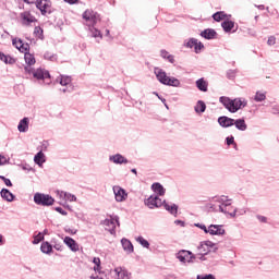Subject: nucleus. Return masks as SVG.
Returning <instances> with one entry per match:
<instances>
[{
	"instance_id": "obj_1",
	"label": "nucleus",
	"mask_w": 279,
	"mask_h": 279,
	"mask_svg": "<svg viewBox=\"0 0 279 279\" xmlns=\"http://www.w3.org/2000/svg\"><path fill=\"white\" fill-rule=\"evenodd\" d=\"M220 104H222L229 112H239V110L247 106V100L243 98H235L232 100L229 97L222 96L220 97Z\"/></svg>"
},
{
	"instance_id": "obj_2",
	"label": "nucleus",
	"mask_w": 279,
	"mask_h": 279,
	"mask_svg": "<svg viewBox=\"0 0 279 279\" xmlns=\"http://www.w3.org/2000/svg\"><path fill=\"white\" fill-rule=\"evenodd\" d=\"M154 73L161 84H165L166 86H180V81L175 77H169L167 75V72H165L160 68H155Z\"/></svg>"
},
{
	"instance_id": "obj_3",
	"label": "nucleus",
	"mask_w": 279,
	"mask_h": 279,
	"mask_svg": "<svg viewBox=\"0 0 279 279\" xmlns=\"http://www.w3.org/2000/svg\"><path fill=\"white\" fill-rule=\"evenodd\" d=\"M214 248H215V243L210 241L202 242L197 246V256L199 260H205L204 256H206L207 254H210V252H213Z\"/></svg>"
},
{
	"instance_id": "obj_4",
	"label": "nucleus",
	"mask_w": 279,
	"mask_h": 279,
	"mask_svg": "<svg viewBox=\"0 0 279 279\" xmlns=\"http://www.w3.org/2000/svg\"><path fill=\"white\" fill-rule=\"evenodd\" d=\"M35 5L37 10L41 12L43 16H46V14H51V12H53L52 3L50 0H37L35 1Z\"/></svg>"
},
{
	"instance_id": "obj_5",
	"label": "nucleus",
	"mask_w": 279,
	"mask_h": 279,
	"mask_svg": "<svg viewBox=\"0 0 279 279\" xmlns=\"http://www.w3.org/2000/svg\"><path fill=\"white\" fill-rule=\"evenodd\" d=\"M34 202L38 206H53L54 199L48 194L36 193L34 195Z\"/></svg>"
},
{
	"instance_id": "obj_6",
	"label": "nucleus",
	"mask_w": 279,
	"mask_h": 279,
	"mask_svg": "<svg viewBox=\"0 0 279 279\" xmlns=\"http://www.w3.org/2000/svg\"><path fill=\"white\" fill-rule=\"evenodd\" d=\"M83 19L84 21H86V24L90 27L97 25V22L100 21L99 15L97 12L87 9L84 13H83Z\"/></svg>"
},
{
	"instance_id": "obj_7",
	"label": "nucleus",
	"mask_w": 279,
	"mask_h": 279,
	"mask_svg": "<svg viewBox=\"0 0 279 279\" xmlns=\"http://www.w3.org/2000/svg\"><path fill=\"white\" fill-rule=\"evenodd\" d=\"M104 226L106 227V230L110 232V234H114V230L117 226H119V218H113L112 216H110V218L104 220Z\"/></svg>"
},
{
	"instance_id": "obj_8",
	"label": "nucleus",
	"mask_w": 279,
	"mask_h": 279,
	"mask_svg": "<svg viewBox=\"0 0 279 279\" xmlns=\"http://www.w3.org/2000/svg\"><path fill=\"white\" fill-rule=\"evenodd\" d=\"M177 258L181 263H193V260H195V255L193 253H191L190 251H180L177 254Z\"/></svg>"
},
{
	"instance_id": "obj_9",
	"label": "nucleus",
	"mask_w": 279,
	"mask_h": 279,
	"mask_svg": "<svg viewBox=\"0 0 279 279\" xmlns=\"http://www.w3.org/2000/svg\"><path fill=\"white\" fill-rule=\"evenodd\" d=\"M20 16L22 20V25H32V23H36L38 21L29 11L22 12Z\"/></svg>"
},
{
	"instance_id": "obj_10",
	"label": "nucleus",
	"mask_w": 279,
	"mask_h": 279,
	"mask_svg": "<svg viewBox=\"0 0 279 279\" xmlns=\"http://www.w3.org/2000/svg\"><path fill=\"white\" fill-rule=\"evenodd\" d=\"M145 204L148 208H160V206H163L165 202L158 196H149Z\"/></svg>"
},
{
	"instance_id": "obj_11",
	"label": "nucleus",
	"mask_w": 279,
	"mask_h": 279,
	"mask_svg": "<svg viewBox=\"0 0 279 279\" xmlns=\"http://www.w3.org/2000/svg\"><path fill=\"white\" fill-rule=\"evenodd\" d=\"M208 234H211L213 236H222V234H226V229H223V226L221 225H210L208 227Z\"/></svg>"
},
{
	"instance_id": "obj_12",
	"label": "nucleus",
	"mask_w": 279,
	"mask_h": 279,
	"mask_svg": "<svg viewBox=\"0 0 279 279\" xmlns=\"http://www.w3.org/2000/svg\"><path fill=\"white\" fill-rule=\"evenodd\" d=\"M113 193L117 202H125V199H128V194L125 193V190H123L119 185L113 186Z\"/></svg>"
},
{
	"instance_id": "obj_13",
	"label": "nucleus",
	"mask_w": 279,
	"mask_h": 279,
	"mask_svg": "<svg viewBox=\"0 0 279 279\" xmlns=\"http://www.w3.org/2000/svg\"><path fill=\"white\" fill-rule=\"evenodd\" d=\"M186 47L190 49H194L195 53H199L202 51V48L204 47V44L202 41H198L197 39H190L186 44Z\"/></svg>"
},
{
	"instance_id": "obj_14",
	"label": "nucleus",
	"mask_w": 279,
	"mask_h": 279,
	"mask_svg": "<svg viewBox=\"0 0 279 279\" xmlns=\"http://www.w3.org/2000/svg\"><path fill=\"white\" fill-rule=\"evenodd\" d=\"M33 77L36 80H50L51 75L47 70L37 69L33 72Z\"/></svg>"
},
{
	"instance_id": "obj_15",
	"label": "nucleus",
	"mask_w": 279,
	"mask_h": 279,
	"mask_svg": "<svg viewBox=\"0 0 279 279\" xmlns=\"http://www.w3.org/2000/svg\"><path fill=\"white\" fill-rule=\"evenodd\" d=\"M219 210L221 213H225L226 215H230L231 217H234L236 215V209H234V207H232L230 203L220 205Z\"/></svg>"
},
{
	"instance_id": "obj_16",
	"label": "nucleus",
	"mask_w": 279,
	"mask_h": 279,
	"mask_svg": "<svg viewBox=\"0 0 279 279\" xmlns=\"http://www.w3.org/2000/svg\"><path fill=\"white\" fill-rule=\"evenodd\" d=\"M109 160L114 162V165H128V158L123 157L121 154L110 156Z\"/></svg>"
},
{
	"instance_id": "obj_17",
	"label": "nucleus",
	"mask_w": 279,
	"mask_h": 279,
	"mask_svg": "<svg viewBox=\"0 0 279 279\" xmlns=\"http://www.w3.org/2000/svg\"><path fill=\"white\" fill-rule=\"evenodd\" d=\"M63 242L65 243V245H68V247H70V250H72V252H78L80 251V245L72 238L65 236Z\"/></svg>"
},
{
	"instance_id": "obj_18",
	"label": "nucleus",
	"mask_w": 279,
	"mask_h": 279,
	"mask_svg": "<svg viewBox=\"0 0 279 279\" xmlns=\"http://www.w3.org/2000/svg\"><path fill=\"white\" fill-rule=\"evenodd\" d=\"M230 16H232V15H228L223 11H218V12L213 14V19L217 23H221V21L226 22V21H228V19H230Z\"/></svg>"
},
{
	"instance_id": "obj_19",
	"label": "nucleus",
	"mask_w": 279,
	"mask_h": 279,
	"mask_svg": "<svg viewBox=\"0 0 279 279\" xmlns=\"http://www.w3.org/2000/svg\"><path fill=\"white\" fill-rule=\"evenodd\" d=\"M218 123L219 125H221V128H232V125H234V119L228 117H220L218 119Z\"/></svg>"
},
{
	"instance_id": "obj_20",
	"label": "nucleus",
	"mask_w": 279,
	"mask_h": 279,
	"mask_svg": "<svg viewBox=\"0 0 279 279\" xmlns=\"http://www.w3.org/2000/svg\"><path fill=\"white\" fill-rule=\"evenodd\" d=\"M201 36L207 40H213L217 36V32L213 28H207L201 33Z\"/></svg>"
},
{
	"instance_id": "obj_21",
	"label": "nucleus",
	"mask_w": 279,
	"mask_h": 279,
	"mask_svg": "<svg viewBox=\"0 0 279 279\" xmlns=\"http://www.w3.org/2000/svg\"><path fill=\"white\" fill-rule=\"evenodd\" d=\"M19 132H27L29 130V118H24L17 125Z\"/></svg>"
},
{
	"instance_id": "obj_22",
	"label": "nucleus",
	"mask_w": 279,
	"mask_h": 279,
	"mask_svg": "<svg viewBox=\"0 0 279 279\" xmlns=\"http://www.w3.org/2000/svg\"><path fill=\"white\" fill-rule=\"evenodd\" d=\"M121 243L124 252H128L129 254H132V252H134V245H132V242H130V240L122 239Z\"/></svg>"
},
{
	"instance_id": "obj_23",
	"label": "nucleus",
	"mask_w": 279,
	"mask_h": 279,
	"mask_svg": "<svg viewBox=\"0 0 279 279\" xmlns=\"http://www.w3.org/2000/svg\"><path fill=\"white\" fill-rule=\"evenodd\" d=\"M118 279H130V272H128L124 268L118 267L114 269Z\"/></svg>"
},
{
	"instance_id": "obj_24",
	"label": "nucleus",
	"mask_w": 279,
	"mask_h": 279,
	"mask_svg": "<svg viewBox=\"0 0 279 279\" xmlns=\"http://www.w3.org/2000/svg\"><path fill=\"white\" fill-rule=\"evenodd\" d=\"M221 27L225 32L230 33L232 29H234V22H232V21H230V19H228L221 23Z\"/></svg>"
},
{
	"instance_id": "obj_25",
	"label": "nucleus",
	"mask_w": 279,
	"mask_h": 279,
	"mask_svg": "<svg viewBox=\"0 0 279 279\" xmlns=\"http://www.w3.org/2000/svg\"><path fill=\"white\" fill-rule=\"evenodd\" d=\"M151 189H153L154 193H156L157 195H160V196L165 195V193H166L165 187L160 183H154L151 185Z\"/></svg>"
},
{
	"instance_id": "obj_26",
	"label": "nucleus",
	"mask_w": 279,
	"mask_h": 279,
	"mask_svg": "<svg viewBox=\"0 0 279 279\" xmlns=\"http://www.w3.org/2000/svg\"><path fill=\"white\" fill-rule=\"evenodd\" d=\"M196 86L198 90H202L203 93H206L208 90V82H206L204 78H199L196 81Z\"/></svg>"
},
{
	"instance_id": "obj_27",
	"label": "nucleus",
	"mask_w": 279,
	"mask_h": 279,
	"mask_svg": "<svg viewBox=\"0 0 279 279\" xmlns=\"http://www.w3.org/2000/svg\"><path fill=\"white\" fill-rule=\"evenodd\" d=\"M1 197H3V199H7V202H13L14 201V194H12L11 191L8 190V189H2Z\"/></svg>"
},
{
	"instance_id": "obj_28",
	"label": "nucleus",
	"mask_w": 279,
	"mask_h": 279,
	"mask_svg": "<svg viewBox=\"0 0 279 279\" xmlns=\"http://www.w3.org/2000/svg\"><path fill=\"white\" fill-rule=\"evenodd\" d=\"M0 60L4 62L5 64H14L16 62V59L7 56L5 53L0 51Z\"/></svg>"
},
{
	"instance_id": "obj_29",
	"label": "nucleus",
	"mask_w": 279,
	"mask_h": 279,
	"mask_svg": "<svg viewBox=\"0 0 279 279\" xmlns=\"http://www.w3.org/2000/svg\"><path fill=\"white\" fill-rule=\"evenodd\" d=\"M34 161L36 165H38L39 167H43V163L45 162V153L44 151H39L35 155L34 157Z\"/></svg>"
},
{
	"instance_id": "obj_30",
	"label": "nucleus",
	"mask_w": 279,
	"mask_h": 279,
	"mask_svg": "<svg viewBox=\"0 0 279 279\" xmlns=\"http://www.w3.org/2000/svg\"><path fill=\"white\" fill-rule=\"evenodd\" d=\"M40 250L43 254H51L53 252V246L49 242H43Z\"/></svg>"
},
{
	"instance_id": "obj_31",
	"label": "nucleus",
	"mask_w": 279,
	"mask_h": 279,
	"mask_svg": "<svg viewBox=\"0 0 279 279\" xmlns=\"http://www.w3.org/2000/svg\"><path fill=\"white\" fill-rule=\"evenodd\" d=\"M34 36L35 38H38L39 40H44L45 39V31H43V27L40 26H36L34 28Z\"/></svg>"
},
{
	"instance_id": "obj_32",
	"label": "nucleus",
	"mask_w": 279,
	"mask_h": 279,
	"mask_svg": "<svg viewBox=\"0 0 279 279\" xmlns=\"http://www.w3.org/2000/svg\"><path fill=\"white\" fill-rule=\"evenodd\" d=\"M233 125H235V128L238 130H241L242 132H245V130H247V124H245V120L243 119L235 120L233 122Z\"/></svg>"
},
{
	"instance_id": "obj_33",
	"label": "nucleus",
	"mask_w": 279,
	"mask_h": 279,
	"mask_svg": "<svg viewBox=\"0 0 279 279\" xmlns=\"http://www.w3.org/2000/svg\"><path fill=\"white\" fill-rule=\"evenodd\" d=\"M24 60L26 64H28L29 66H33V64H36V58H34V54L29 52L24 53Z\"/></svg>"
},
{
	"instance_id": "obj_34",
	"label": "nucleus",
	"mask_w": 279,
	"mask_h": 279,
	"mask_svg": "<svg viewBox=\"0 0 279 279\" xmlns=\"http://www.w3.org/2000/svg\"><path fill=\"white\" fill-rule=\"evenodd\" d=\"M163 206L166 208V210H168V213H170L171 215H178V205L173 204V205H169L167 203H163Z\"/></svg>"
},
{
	"instance_id": "obj_35",
	"label": "nucleus",
	"mask_w": 279,
	"mask_h": 279,
	"mask_svg": "<svg viewBox=\"0 0 279 279\" xmlns=\"http://www.w3.org/2000/svg\"><path fill=\"white\" fill-rule=\"evenodd\" d=\"M195 112H197V114L202 113V112H206V104L202 100H199L196 106H195Z\"/></svg>"
},
{
	"instance_id": "obj_36",
	"label": "nucleus",
	"mask_w": 279,
	"mask_h": 279,
	"mask_svg": "<svg viewBox=\"0 0 279 279\" xmlns=\"http://www.w3.org/2000/svg\"><path fill=\"white\" fill-rule=\"evenodd\" d=\"M160 56H161V58L168 60V62H171V64H173V62H174L173 56L169 54V52L167 50H161Z\"/></svg>"
},
{
	"instance_id": "obj_37",
	"label": "nucleus",
	"mask_w": 279,
	"mask_h": 279,
	"mask_svg": "<svg viewBox=\"0 0 279 279\" xmlns=\"http://www.w3.org/2000/svg\"><path fill=\"white\" fill-rule=\"evenodd\" d=\"M60 196L64 197V199H66V202H76V199H77V197H75V195L69 194L66 192H61Z\"/></svg>"
},
{
	"instance_id": "obj_38",
	"label": "nucleus",
	"mask_w": 279,
	"mask_h": 279,
	"mask_svg": "<svg viewBox=\"0 0 279 279\" xmlns=\"http://www.w3.org/2000/svg\"><path fill=\"white\" fill-rule=\"evenodd\" d=\"M60 84H61V86H69V84H71V77L61 75Z\"/></svg>"
},
{
	"instance_id": "obj_39",
	"label": "nucleus",
	"mask_w": 279,
	"mask_h": 279,
	"mask_svg": "<svg viewBox=\"0 0 279 279\" xmlns=\"http://www.w3.org/2000/svg\"><path fill=\"white\" fill-rule=\"evenodd\" d=\"M93 263H94V265H96L94 267V270L95 271H100V269H101V259L99 257H94Z\"/></svg>"
},
{
	"instance_id": "obj_40",
	"label": "nucleus",
	"mask_w": 279,
	"mask_h": 279,
	"mask_svg": "<svg viewBox=\"0 0 279 279\" xmlns=\"http://www.w3.org/2000/svg\"><path fill=\"white\" fill-rule=\"evenodd\" d=\"M254 99L255 101H265V99H267V96L263 92H257Z\"/></svg>"
},
{
	"instance_id": "obj_41",
	"label": "nucleus",
	"mask_w": 279,
	"mask_h": 279,
	"mask_svg": "<svg viewBox=\"0 0 279 279\" xmlns=\"http://www.w3.org/2000/svg\"><path fill=\"white\" fill-rule=\"evenodd\" d=\"M137 243H140L143 247H149V242L145 240L143 236L136 238Z\"/></svg>"
},
{
	"instance_id": "obj_42",
	"label": "nucleus",
	"mask_w": 279,
	"mask_h": 279,
	"mask_svg": "<svg viewBox=\"0 0 279 279\" xmlns=\"http://www.w3.org/2000/svg\"><path fill=\"white\" fill-rule=\"evenodd\" d=\"M44 239L45 235H43V233H38L37 235L34 236L33 244L38 245V243H40V241H43Z\"/></svg>"
},
{
	"instance_id": "obj_43",
	"label": "nucleus",
	"mask_w": 279,
	"mask_h": 279,
	"mask_svg": "<svg viewBox=\"0 0 279 279\" xmlns=\"http://www.w3.org/2000/svg\"><path fill=\"white\" fill-rule=\"evenodd\" d=\"M93 38H101V32L95 27L90 28Z\"/></svg>"
},
{
	"instance_id": "obj_44",
	"label": "nucleus",
	"mask_w": 279,
	"mask_h": 279,
	"mask_svg": "<svg viewBox=\"0 0 279 279\" xmlns=\"http://www.w3.org/2000/svg\"><path fill=\"white\" fill-rule=\"evenodd\" d=\"M21 53H27L29 51V44L22 41V47L20 48Z\"/></svg>"
},
{
	"instance_id": "obj_45",
	"label": "nucleus",
	"mask_w": 279,
	"mask_h": 279,
	"mask_svg": "<svg viewBox=\"0 0 279 279\" xmlns=\"http://www.w3.org/2000/svg\"><path fill=\"white\" fill-rule=\"evenodd\" d=\"M13 45H14V47H16V49H19V51H21L23 41L21 39H13Z\"/></svg>"
},
{
	"instance_id": "obj_46",
	"label": "nucleus",
	"mask_w": 279,
	"mask_h": 279,
	"mask_svg": "<svg viewBox=\"0 0 279 279\" xmlns=\"http://www.w3.org/2000/svg\"><path fill=\"white\" fill-rule=\"evenodd\" d=\"M267 45H269V47L276 45V37L275 36L268 37Z\"/></svg>"
},
{
	"instance_id": "obj_47",
	"label": "nucleus",
	"mask_w": 279,
	"mask_h": 279,
	"mask_svg": "<svg viewBox=\"0 0 279 279\" xmlns=\"http://www.w3.org/2000/svg\"><path fill=\"white\" fill-rule=\"evenodd\" d=\"M0 180H2L5 184V186H12V181L5 177H0Z\"/></svg>"
},
{
	"instance_id": "obj_48",
	"label": "nucleus",
	"mask_w": 279,
	"mask_h": 279,
	"mask_svg": "<svg viewBox=\"0 0 279 279\" xmlns=\"http://www.w3.org/2000/svg\"><path fill=\"white\" fill-rule=\"evenodd\" d=\"M258 221H260L262 223H267V217L265 216H257Z\"/></svg>"
},
{
	"instance_id": "obj_49",
	"label": "nucleus",
	"mask_w": 279,
	"mask_h": 279,
	"mask_svg": "<svg viewBox=\"0 0 279 279\" xmlns=\"http://www.w3.org/2000/svg\"><path fill=\"white\" fill-rule=\"evenodd\" d=\"M227 145H234V137H227Z\"/></svg>"
},
{
	"instance_id": "obj_50",
	"label": "nucleus",
	"mask_w": 279,
	"mask_h": 279,
	"mask_svg": "<svg viewBox=\"0 0 279 279\" xmlns=\"http://www.w3.org/2000/svg\"><path fill=\"white\" fill-rule=\"evenodd\" d=\"M197 279H215V276L213 275H206L205 277H197Z\"/></svg>"
},
{
	"instance_id": "obj_51",
	"label": "nucleus",
	"mask_w": 279,
	"mask_h": 279,
	"mask_svg": "<svg viewBox=\"0 0 279 279\" xmlns=\"http://www.w3.org/2000/svg\"><path fill=\"white\" fill-rule=\"evenodd\" d=\"M80 0H64L65 3H70V5H73L74 3H77Z\"/></svg>"
},
{
	"instance_id": "obj_52",
	"label": "nucleus",
	"mask_w": 279,
	"mask_h": 279,
	"mask_svg": "<svg viewBox=\"0 0 279 279\" xmlns=\"http://www.w3.org/2000/svg\"><path fill=\"white\" fill-rule=\"evenodd\" d=\"M25 73L32 74V68L25 66L24 68Z\"/></svg>"
},
{
	"instance_id": "obj_53",
	"label": "nucleus",
	"mask_w": 279,
	"mask_h": 279,
	"mask_svg": "<svg viewBox=\"0 0 279 279\" xmlns=\"http://www.w3.org/2000/svg\"><path fill=\"white\" fill-rule=\"evenodd\" d=\"M5 163V157L0 155V165H4Z\"/></svg>"
},
{
	"instance_id": "obj_54",
	"label": "nucleus",
	"mask_w": 279,
	"mask_h": 279,
	"mask_svg": "<svg viewBox=\"0 0 279 279\" xmlns=\"http://www.w3.org/2000/svg\"><path fill=\"white\" fill-rule=\"evenodd\" d=\"M57 213H61V215H65L61 207L57 208Z\"/></svg>"
},
{
	"instance_id": "obj_55",
	"label": "nucleus",
	"mask_w": 279,
	"mask_h": 279,
	"mask_svg": "<svg viewBox=\"0 0 279 279\" xmlns=\"http://www.w3.org/2000/svg\"><path fill=\"white\" fill-rule=\"evenodd\" d=\"M24 3H28V4H32V3H35L34 0H23Z\"/></svg>"
},
{
	"instance_id": "obj_56",
	"label": "nucleus",
	"mask_w": 279,
	"mask_h": 279,
	"mask_svg": "<svg viewBox=\"0 0 279 279\" xmlns=\"http://www.w3.org/2000/svg\"><path fill=\"white\" fill-rule=\"evenodd\" d=\"M201 228H202V230H204V232H206V234H208V228H206V226H203Z\"/></svg>"
},
{
	"instance_id": "obj_57",
	"label": "nucleus",
	"mask_w": 279,
	"mask_h": 279,
	"mask_svg": "<svg viewBox=\"0 0 279 279\" xmlns=\"http://www.w3.org/2000/svg\"><path fill=\"white\" fill-rule=\"evenodd\" d=\"M69 234H75V231L73 230H68Z\"/></svg>"
},
{
	"instance_id": "obj_58",
	"label": "nucleus",
	"mask_w": 279,
	"mask_h": 279,
	"mask_svg": "<svg viewBox=\"0 0 279 279\" xmlns=\"http://www.w3.org/2000/svg\"><path fill=\"white\" fill-rule=\"evenodd\" d=\"M3 243V235H0V245Z\"/></svg>"
},
{
	"instance_id": "obj_59",
	"label": "nucleus",
	"mask_w": 279,
	"mask_h": 279,
	"mask_svg": "<svg viewBox=\"0 0 279 279\" xmlns=\"http://www.w3.org/2000/svg\"><path fill=\"white\" fill-rule=\"evenodd\" d=\"M131 171H132V173H135V175H136V173H137L136 169H132Z\"/></svg>"
}]
</instances>
